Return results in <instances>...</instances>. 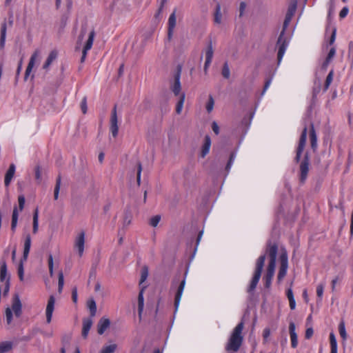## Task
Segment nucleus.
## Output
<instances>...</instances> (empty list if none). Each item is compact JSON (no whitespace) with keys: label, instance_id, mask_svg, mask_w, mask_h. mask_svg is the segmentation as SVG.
Masks as SVG:
<instances>
[{"label":"nucleus","instance_id":"54","mask_svg":"<svg viewBox=\"0 0 353 353\" xmlns=\"http://www.w3.org/2000/svg\"><path fill=\"white\" fill-rule=\"evenodd\" d=\"M10 290V278L8 277L7 280L5 282V286L3 289V295L6 296Z\"/></svg>","mask_w":353,"mask_h":353},{"label":"nucleus","instance_id":"57","mask_svg":"<svg viewBox=\"0 0 353 353\" xmlns=\"http://www.w3.org/2000/svg\"><path fill=\"white\" fill-rule=\"evenodd\" d=\"M131 223V216L130 214H125L124 220H123V225L124 226H128Z\"/></svg>","mask_w":353,"mask_h":353},{"label":"nucleus","instance_id":"18","mask_svg":"<svg viewBox=\"0 0 353 353\" xmlns=\"http://www.w3.org/2000/svg\"><path fill=\"white\" fill-rule=\"evenodd\" d=\"M110 321L108 319L101 318L97 325V332L99 334H103L104 332L109 327Z\"/></svg>","mask_w":353,"mask_h":353},{"label":"nucleus","instance_id":"32","mask_svg":"<svg viewBox=\"0 0 353 353\" xmlns=\"http://www.w3.org/2000/svg\"><path fill=\"white\" fill-rule=\"evenodd\" d=\"M39 212L38 209H36L34 214H33V225H32V232L34 234H36L38 231L39 228Z\"/></svg>","mask_w":353,"mask_h":353},{"label":"nucleus","instance_id":"62","mask_svg":"<svg viewBox=\"0 0 353 353\" xmlns=\"http://www.w3.org/2000/svg\"><path fill=\"white\" fill-rule=\"evenodd\" d=\"M22 64H23V57H21V59H20L19 64H18V67L17 69V74H16L17 77H18L21 72V70L22 69Z\"/></svg>","mask_w":353,"mask_h":353},{"label":"nucleus","instance_id":"22","mask_svg":"<svg viewBox=\"0 0 353 353\" xmlns=\"http://www.w3.org/2000/svg\"><path fill=\"white\" fill-rule=\"evenodd\" d=\"M31 247V237L30 234L26 235L25 242H24V248H23V260L26 261L30 252Z\"/></svg>","mask_w":353,"mask_h":353},{"label":"nucleus","instance_id":"15","mask_svg":"<svg viewBox=\"0 0 353 353\" xmlns=\"http://www.w3.org/2000/svg\"><path fill=\"white\" fill-rule=\"evenodd\" d=\"M185 285V279L184 278L181 281V283H180V284H179V287L177 288L176 294H175L174 307H175V310H176L179 307V303H180V301H181V296H182V294H183V292Z\"/></svg>","mask_w":353,"mask_h":353},{"label":"nucleus","instance_id":"64","mask_svg":"<svg viewBox=\"0 0 353 353\" xmlns=\"http://www.w3.org/2000/svg\"><path fill=\"white\" fill-rule=\"evenodd\" d=\"M336 30L335 28H334L332 30V33L330 39V44H332L334 42L335 38H336Z\"/></svg>","mask_w":353,"mask_h":353},{"label":"nucleus","instance_id":"61","mask_svg":"<svg viewBox=\"0 0 353 353\" xmlns=\"http://www.w3.org/2000/svg\"><path fill=\"white\" fill-rule=\"evenodd\" d=\"M286 295H287L288 300L294 299L292 288L288 289Z\"/></svg>","mask_w":353,"mask_h":353},{"label":"nucleus","instance_id":"37","mask_svg":"<svg viewBox=\"0 0 353 353\" xmlns=\"http://www.w3.org/2000/svg\"><path fill=\"white\" fill-rule=\"evenodd\" d=\"M88 308L90 311L91 316H94L97 312V305L94 300H91L88 302Z\"/></svg>","mask_w":353,"mask_h":353},{"label":"nucleus","instance_id":"1","mask_svg":"<svg viewBox=\"0 0 353 353\" xmlns=\"http://www.w3.org/2000/svg\"><path fill=\"white\" fill-rule=\"evenodd\" d=\"M296 6L297 1L296 0L292 1L290 3L283 22V30L281 32L276 42V47L278 48L277 59L279 64L281 63L289 44L288 39L285 37V32L296 12Z\"/></svg>","mask_w":353,"mask_h":353},{"label":"nucleus","instance_id":"63","mask_svg":"<svg viewBox=\"0 0 353 353\" xmlns=\"http://www.w3.org/2000/svg\"><path fill=\"white\" fill-rule=\"evenodd\" d=\"M72 299L74 303H77V290L76 288H74L72 292Z\"/></svg>","mask_w":353,"mask_h":353},{"label":"nucleus","instance_id":"41","mask_svg":"<svg viewBox=\"0 0 353 353\" xmlns=\"http://www.w3.org/2000/svg\"><path fill=\"white\" fill-rule=\"evenodd\" d=\"M222 75L225 79H228L230 76V71L227 62H225L223 65L222 69Z\"/></svg>","mask_w":353,"mask_h":353},{"label":"nucleus","instance_id":"55","mask_svg":"<svg viewBox=\"0 0 353 353\" xmlns=\"http://www.w3.org/2000/svg\"><path fill=\"white\" fill-rule=\"evenodd\" d=\"M245 8H246V3L243 1L241 2L240 6H239V17H241L243 15Z\"/></svg>","mask_w":353,"mask_h":353},{"label":"nucleus","instance_id":"40","mask_svg":"<svg viewBox=\"0 0 353 353\" xmlns=\"http://www.w3.org/2000/svg\"><path fill=\"white\" fill-rule=\"evenodd\" d=\"M137 182L139 186L141 185V175L142 172V165L141 162L138 161L137 163Z\"/></svg>","mask_w":353,"mask_h":353},{"label":"nucleus","instance_id":"24","mask_svg":"<svg viewBox=\"0 0 353 353\" xmlns=\"http://www.w3.org/2000/svg\"><path fill=\"white\" fill-rule=\"evenodd\" d=\"M307 128L306 126H305L302 131V133H301V137L299 139V146L297 148V150H299V151H303V150H304V148H305V145L306 143V139H307Z\"/></svg>","mask_w":353,"mask_h":353},{"label":"nucleus","instance_id":"39","mask_svg":"<svg viewBox=\"0 0 353 353\" xmlns=\"http://www.w3.org/2000/svg\"><path fill=\"white\" fill-rule=\"evenodd\" d=\"M332 80H333V71L331 70L329 72V74H327L326 79H325V85H324L325 90H327L328 89Z\"/></svg>","mask_w":353,"mask_h":353},{"label":"nucleus","instance_id":"36","mask_svg":"<svg viewBox=\"0 0 353 353\" xmlns=\"http://www.w3.org/2000/svg\"><path fill=\"white\" fill-rule=\"evenodd\" d=\"M213 54H214V50H213V48H212V43H210L207 49H206V51H205V59L206 60H210V61H212V57H213Z\"/></svg>","mask_w":353,"mask_h":353},{"label":"nucleus","instance_id":"6","mask_svg":"<svg viewBox=\"0 0 353 353\" xmlns=\"http://www.w3.org/2000/svg\"><path fill=\"white\" fill-rule=\"evenodd\" d=\"M280 268L278 273L277 279L280 281H281L287 274V270L288 267V254L285 251L283 252L280 256Z\"/></svg>","mask_w":353,"mask_h":353},{"label":"nucleus","instance_id":"58","mask_svg":"<svg viewBox=\"0 0 353 353\" xmlns=\"http://www.w3.org/2000/svg\"><path fill=\"white\" fill-rule=\"evenodd\" d=\"M35 178L38 181H41V174L39 166H37L35 168Z\"/></svg>","mask_w":353,"mask_h":353},{"label":"nucleus","instance_id":"17","mask_svg":"<svg viewBox=\"0 0 353 353\" xmlns=\"http://www.w3.org/2000/svg\"><path fill=\"white\" fill-rule=\"evenodd\" d=\"M145 288L146 286H141L138 295V313L140 319H141V314L144 307L143 293Z\"/></svg>","mask_w":353,"mask_h":353},{"label":"nucleus","instance_id":"28","mask_svg":"<svg viewBox=\"0 0 353 353\" xmlns=\"http://www.w3.org/2000/svg\"><path fill=\"white\" fill-rule=\"evenodd\" d=\"M8 277L10 278V276L8 275L7 265H6V263L5 262H3L0 268V281L1 282H3V281L6 282Z\"/></svg>","mask_w":353,"mask_h":353},{"label":"nucleus","instance_id":"16","mask_svg":"<svg viewBox=\"0 0 353 353\" xmlns=\"http://www.w3.org/2000/svg\"><path fill=\"white\" fill-rule=\"evenodd\" d=\"M12 310H13L16 316L19 317L21 314V303L19 295L15 294L13 298Z\"/></svg>","mask_w":353,"mask_h":353},{"label":"nucleus","instance_id":"52","mask_svg":"<svg viewBox=\"0 0 353 353\" xmlns=\"http://www.w3.org/2000/svg\"><path fill=\"white\" fill-rule=\"evenodd\" d=\"M324 290V285L319 284L316 288V294L319 299H321Z\"/></svg>","mask_w":353,"mask_h":353},{"label":"nucleus","instance_id":"19","mask_svg":"<svg viewBox=\"0 0 353 353\" xmlns=\"http://www.w3.org/2000/svg\"><path fill=\"white\" fill-rule=\"evenodd\" d=\"M15 172V165L14 164H10L8 170H7L5 176L4 183L6 186H8L14 176Z\"/></svg>","mask_w":353,"mask_h":353},{"label":"nucleus","instance_id":"26","mask_svg":"<svg viewBox=\"0 0 353 353\" xmlns=\"http://www.w3.org/2000/svg\"><path fill=\"white\" fill-rule=\"evenodd\" d=\"M18 216H19V211L17 207H14L12 211V221H11V230L14 233L16 230V228L17 225V221H18Z\"/></svg>","mask_w":353,"mask_h":353},{"label":"nucleus","instance_id":"23","mask_svg":"<svg viewBox=\"0 0 353 353\" xmlns=\"http://www.w3.org/2000/svg\"><path fill=\"white\" fill-rule=\"evenodd\" d=\"M57 58V52L56 50H52L50 52L46 61H45V63L43 65V69L48 70L49 68V67L50 66V65L52 64V63Z\"/></svg>","mask_w":353,"mask_h":353},{"label":"nucleus","instance_id":"27","mask_svg":"<svg viewBox=\"0 0 353 353\" xmlns=\"http://www.w3.org/2000/svg\"><path fill=\"white\" fill-rule=\"evenodd\" d=\"M13 343L11 341H3L0 343V353H6L12 349Z\"/></svg>","mask_w":353,"mask_h":353},{"label":"nucleus","instance_id":"43","mask_svg":"<svg viewBox=\"0 0 353 353\" xmlns=\"http://www.w3.org/2000/svg\"><path fill=\"white\" fill-rule=\"evenodd\" d=\"M71 339L72 336L70 334L63 335L61 339L63 347H65L67 345H68L70 343Z\"/></svg>","mask_w":353,"mask_h":353},{"label":"nucleus","instance_id":"30","mask_svg":"<svg viewBox=\"0 0 353 353\" xmlns=\"http://www.w3.org/2000/svg\"><path fill=\"white\" fill-rule=\"evenodd\" d=\"M185 93L182 92L180 94L179 100L177 102L176 106V112L178 114H181V112L182 111V109H183V103H184V101H185Z\"/></svg>","mask_w":353,"mask_h":353},{"label":"nucleus","instance_id":"5","mask_svg":"<svg viewBox=\"0 0 353 353\" xmlns=\"http://www.w3.org/2000/svg\"><path fill=\"white\" fill-rule=\"evenodd\" d=\"M181 71L182 67L179 65L176 68V71L174 74V79L170 82V90L175 96H180L181 94V84L180 81Z\"/></svg>","mask_w":353,"mask_h":353},{"label":"nucleus","instance_id":"38","mask_svg":"<svg viewBox=\"0 0 353 353\" xmlns=\"http://www.w3.org/2000/svg\"><path fill=\"white\" fill-rule=\"evenodd\" d=\"M221 6L219 5L216 6V12L214 14V21L216 23H221Z\"/></svg>","mask_w":353,"mask_h":353},{"label":"nucleus","instance_id":"34","mask_svg":"<svg viewBox=\"0 0 353 353\" xmlns=\"http://www.w3.org/2000/svg\"><path fill=\"white\" fill-rule=\"evenodd\" d=\"M339 332L343 340L345 341L347 339V333L345 330V323L343 321H341L339 325Z\"/></svg>","mask_w":353,"mask_h":353},{"label":"nucleus","instance_id":"46","mask_svg":"<svg viewBox=\"0 0 353 353\" xmlns=\"http://www.w3.org/2000/svg\"><path fill=\"white\" fill-rule=\"evenodd\" d=\"M25 261L24 260H23V259L21 260V262L19 265V267H18V275H19V278L20 279V281H23V262Z\"/></svg>","mask_w":353,"mask_h":353},{"label":"nucleus","instance_id":"3","mask_svg":"<svg viewBox=\"0 0 353 353\" xmlns=\"http://www.w3.org/2000/svg\"><path fill=\"white\" fill-rule=\"evenodd\" d=\"M244 327L243 322H240L233 330L231 336L229 338L228 342L225 345V350L228 352H237L243 340L242 336V331Z\"/></svg>","mask_w":353,"mask_h":353},{"label":"nucleus","instance_id":"45","mask_svg":"<svg viewBox=\"0 0 353 353\" xmlns=\"http://www.w3.org/2000/svg\"><path fill=\"white\" fill-rule=\"evenodd\" d=\"M161 220L160 215H155L150 219V224L152 227H157Z\"/></svg>","mask_w":353,"mask_h":353},{"label":"nucleus","instance_id":"33","mask_svg":"<svg viewBox=\"0 0 353 353\" xmlns=\"http://www.w3.org/2000/svg\"><path fill=\"white\" fill-rule=\"evenodd\" d=\"M148 276V268L144 265L141 268V279L139 281V285L143 286L142 284L144 283Z\"/></svg>","mask_w":353,"mask_h":353},{"label":"nucleus","instance_id":"2","mask_svg":"<svg viewBox=\"0 0 353 353\" xmlns=\"http://www.w3.org/2000/svg\"><path fill=\"white\" fill-rule=\"evenodd\" d=\"M277 251L278 247L276 244L268 245L267 248V253L270 257V261L268 265L266 274L264 276L265 286L267 288L270 287L272 280L274 274Z\"/></svg>","mask_w":353,"mask_h":353},{"label":"nucleus","instance_id":"49","mask_svg":"<svg viewBox=\"0 0 353 353\" xmlns=\"http://www.w3.org/2000/svg\"><path fill=\"white\" fill-rule=\"evenodd\" d=\"M6 318L8 324H10L12 320V312L10 307L6 309Z\"/></svg>","mask_w":353,"mask_h":353},{"label":"nucleus","instance_id":"8","mask_svg":"<svg viewBox=\"0 0 353 353\" xmlns=\"http://www.w3.org/2000/svg\"><path fill=\"white\" fill-rule=\"evenodd\" d=\"M95 33L94 30H92L90 34L88 39L86 41V43L85 46L83 47V51H82V56L81 57V63H83L86 59L87 52L88 50H90L92 46L93 41H94V37Z\"/></svg>","mask_w":353,"mask_h":353},{"label":"nucleus","instance_id":"20","mask_svg":"<svg viewBox=\"0 0 353 353\" xmlns=\"http://www.w3.org/2000/svg\"><path fill=\"white\" fill-rule=\"evenodd\" d=\"M92 323L93 322L91 319H84L83 320L82 336L84 339L87 338Z\"/></svg>","mask_w":353,"mask_h":353},{"label":"nucleus","instance_id":"44","mask_svg":"<svg viewBox=\"0 0 353 353\" xmlns=\"http://www.w3.org/2000/svg\"><path fill=\"white\" fill-rule=\"evenodd\" d=\"M310 142H317V137L314 128V125L311 124L310 132Z\"/></svg>","mask_w":353,"mask_h":353},{"label":"nucleus","instance_id":"10","mask_svg":"<svg viewBox=\"0 0 353 353\" xmlns=\"http://www.w3.org/2000/svg\"><path fill=\"white\" fill-rule=\"evenodd\" d=\"M55 299L53 295L50 296L46 309V322L50 323L52 321V314L54 309Z\"/></svg>","mask_w":353,"mask_h":353},{"label":"nucleus","instance_id":"51","mask_svg":"<svg viewBox=\"0 0 353 353\" xmlns=\"http://www.w3.org/2000/svg\"><path fill=\"white\" fill-rule=\"evenodd\" d=\"M19 208L20 211H22L25 205V197L23 195H19L18 197Z\"/></svg>","mask_w":353,"mask_h":353},{"label":"nucleus","instance_id":"60","mask_svg":"<svg viewBox=\"0 0 353 353\" xmlns=\"http://www.w3.org/2000/svg\"><path fill=\"white\" fill-rule=\"evenodd\" d=\"M271 82H272V79L271 78L268 79L265 81L263 90V92H262V94H263L265 92V91L268 89V88L270 87V85L271 84Z\"/></svg>","mask_w":353,"mask_h":353},{"label":"nucleus","instance_id":"21","mask_svg":"<svg viewBox=\"0 0 353 353\" xmlns=\"http://www.w3.org/2000/svg\"><path fill=\"white\" fill-rule=\"evenodd\" d=\"M211 146V139L208 135H206L204 139V143L201 148V157L204 158L209 152Z\"/></svg>","mask_w":353,"mask_h":353},{"label":"nucleus","instance_id":"13","mask_svg":"<svg viewBox=\"0 0 353 353\" xmlns=\"http://www.w3.org/2000/svg\"><path fill=\"white\" fill-rule=\"evenodd\" d=\"M39 54H40V51L39 50H36L34 52V53L32 54V56L30 59L28 65L27 66V68L26 70L25 77H24L25 80H27L28 76L30 75V74L34 65L35 61H36L37 58L39 56Z\"/></svg>","mask_w":353,"mask_h":353},{"label":"nucleus","instance_id":"35","mask_svg":"<svg viewBox=\"0 0 353 353\" xmlns=\"http://www.w3.org/2000/svg\"><path fill=\"white\" fill-rule=\"evenodd\" d=\"M61 176H58L57 181H56V185H55L54 190V198L55 200H57L59 198V190H60V187H61Z\"/></svg>","mask_w":353,"mask_h":353},{"label":"nucleus","instance_id":"42","mask_svg":"<svg viewBox=\"0 0 353 353\" xmlns=\"http://www.w3.org/2000/svg\"><path fill=\"white\" fill-rule=\"evenodd\" d=\"M63 284H64L63 274L61 271L59 272V281H58V290L59 292H61L62 291Z\"/></svg>","mask_w":353,"mask_h":353},{"label":"nucleus","instance_id":"59","mask_svg":"<svg viewBox=\"0 0 353 353\" xmlns=\"http://www.w3.org/2000/svg\"><path fill=\"white\" fill-rule=\"evenodd\" d=\"M314 331L312 327H309L305 331V338L309 339L313 335Z\"/></svg>","mask_w":353,"mask_h":353},{"label":"nucleus","instance_id":"47","mask_svg":"<svg viewBox=\"0 0 353 353\" xmlns=\"http://www.w3.org/2000/svg\"><path fill=\"white\" fill-rule=\"evenodd\" d=\"M214 105V99H213V97L212 96H210L209 97L208 102L207 103L206 107H205L206 108V110L208 112H210L213 110Z\"/></svg>","mask_w":353,"mask_h":353},{"label":"nucleus","instance_id":"9","mask_svg":"<svg viewBox=\"0 0 353 353\" xmlns=\"http://www.w3.org/2000/svg\"><path fill=\"white\" fill-rule=\"evenodd\" d=\"M300 181L301 183H304L309 171V158L307 154H305L303 161L301 162L300 165Z\"/></svg>","mask_w":353,"mask_h":353},{"label":"nucleus","instance_id":"25","mask_svg":"<svg viewBox=\"0 0 353 353\" xmlns=\"http://www.w3.org/2000/svg\"><path fill=\"white\" fill-rule=\"evenodd\" d=\"M6 30H7L6 22L3 21L1 26V37H0V48L1 49H3L5 46L6 38Z\"/></svg>","mask_w":353,"mask_h":353},{"label":"nucleus","instance_id":"48","mask_svg":"<svg viewBox=\"0 0 353 353\" xmlns=\"http://www.w3.org/2000/svg\"><path fill=\"white\" fill-rule=\"evenodd\" d=\"M53 265H54L53 257H52V254H50L48 256V268H49V273H50V276H52L54 274Z\"/></svg>","mask_w":353,"mask_h":353},{"label":"nucleus","instance_id":"29","mask_svg":"<svg viewBox=\"0 0 353 353\" xmlns=\"http://www.w3.org/2000/svg\"><path fill=\"white\" fill-rule=\"evenodd\" d=\"M330 353H337V342L334 333L330 334Z\"/></svg>","mask_w":353,"mask_h":353},{"label":"nucleus","instance_id":"12","mask_svg":"<svg viewBox=\"0 0 353 353\" xmlns=\"http://www.w3.org/2000/svg\"><path fill=\"white\" fill-rule=\"evenodd\" d=\"M289 332L291 341V346L296 348L298 345V336L296 332V326L294 322H290L289 324Z\"/></svg>","mask_w":353,"mask_h":353},{"label":"nucleus","instance_id":"7","mask_svg":"<svg viewBox=\"0 0 353 353\" xmlns=\"http://www.w3.org/2000/svg\"><path fill=\"white\" fill-rule=\"evenodd\" d=\"M110 130L114 137L117 136L119 132V126L116 105L114 106L111 114Z\"/></svg>","mask_w":353,"mask_h":353},{"label":"nucleus","instance_id":"50","mask_svg":"<svg viewBox=\"0 0 353 353\" xmlns=\"http://www.w3.org/2000/svg\"><path fill=\"white\" fill-rule=\"evenodd\" d=\"M81 109L83 114H85L87 112L88 107L86 97H84L81 102Z\"/></svg>","mask_w":353,"mask_h":353},{"label":"nucleus","instance_id":"4","mask_svg":"<svg viewBox=\"0 0 353 353\" xmlns=\"http://www.w3.org/2000/svg\"><path fill=\"white\" fill-rule=\"evenodd\" d=\"M265 255H261L257 259L254 274L248 290V292H251L256 288L261 276V273L265 263Z\"/></svg>","mask_w":353,"mask_h":353},{"label":"nucleus","instance_id":"56","mask_svg":"<svg viewBox=\"0 0 353 353\" xmlns=\"http://www.w3.org/2000/svg\"><path fill=\"white\" fill-rule=\"evenodd\" d=\"M212 129L216 134H218L219 133V127L218 124L216 123V122H215V121L212 122Z\"/></svg>","mask_w":353,"mask_h":353},{"label":"nucleus","instance_id":"31","mask_svg":"<svg viewBox=\"0 0 353 353\" xmlns=\"http://www.w3.org/2000/svg\"><path fill=\"white\" fill-rule=\"evenodd\" d=\"M117 349V345L112 343L103 346L99 353H114Z\"/></svg>","mask_w":353,"mask_h":353},{"label":"nucleus","instance_id":"53","mask_svg":"<svg viewBox=\"0 0 353 353\" xmlns=\"http://www.w3.org/2000/svg\"><path fill=\"white\" fill-rule=\"evenodd\" d=\"M349 12V8L348 7L345 6L343 8V9L339 12V17L341 19L345 18Z\"/></svg>","mask_w":353,"mask_h":353},{"label":"nucleus","instance_id":"11","mask_svg":"<svg viewBox=\"0 0 353 353\" xmlns=\"http://www.w3.org/2000/svg\"><path fill=\"white\" fill-rule=\"evenodd\" d=\"M85 232L82 231L77 236L74 242V246L78 250L79 256H81L84 250Z\"/></svg>","mask_w":353,"mask_h":353},{"label":"nucleus","instance_id":"14","mask_svg":"<svg viewBox=\"0 0 353 353\" xmlns=\"http://www.w3.org/2000/svg\"><path fill=\"white\" fill-rule=\"evenodd\" d=\"M176 14L175 11H174L169 17L168 19V39L170 41L171 40L174 29L176 26Z\"/></svg>","mask_w":353,"mask_h":353}]
</instances>
